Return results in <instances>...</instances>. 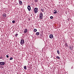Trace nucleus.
<instances>
[{"label": "nucleus", "instance_id": "6ab92c4d", "mask_svg": "<svg viewBox=\"0 0 74 74\" xmlns=\"http://www.w3.org/2000/svg\"><path fill=\"white\" fill-rule=\"evenodd\" d=\"M35 2H36V3H37V2H38V0H35Z\"/></svg>", "mask_w": 74, "mask_h": 74}, {"label": "nucleus", "instance_id": "9d476101", "mask_svg": "<svg viewBox=\"0 0 74 74\" xmlns=\"http://www.w3.org/2000/svg\"><path fill=\"white\" fill-rule=\"evenodd\" d=\"M36 34L37 36H38V35H39V34H40V33H39V32H36Z\"/></svg>", "mask_w": 74, "mask_h": 74}, {"label": "nucleus", "instance_id": "ddd939ff", "mask_svg": "<svg viewBox=\"0 0 74 74\" xmlns=\"http://www.w3.org/2000/svg\"><path fill=\"white\" fill-rule=\"evenodd\" d=\"M56 58H57V59H60V57L58 56H57L56 57Z\"/></svg>", "mask_w": 74, "mask_h": 74}, {"label": "nucleus", "instance_id": "dca6fc26", "mask_svg": "<svg viewBox=\"0 0 74 74\" xmlns=\"http://www.w3.org/2000/svg\"><path fill=\"white\" fill-rule=\"evenodd\" d=\"M18 34H16L15 35V37H17V36H18Z\"/></svg>", "mask_w": 74, "mask_h": 74}, {"label": "nucleus", "instance_id": "a878e982", "mask_svg": "<svg viewBox=\"0 0 74 74\" xmlns=\"http://www.w3.org/2000/svg\"><path fill=\"white\" fill-rule=\"evenodd\" d=\"M54 11H55V12H57V10L56 11V10H55Z\"/></svg>", "mask_w": 74, "mask_h": 74}, {"label": "nucleus", "instance_id": "393cba45", "mask_svg": "<svg viewBox=\"0 0 74 74\" xmlns=\"http://www.w3.org/2000/svg\"><path fill=\"white\" fill-rule=\"evenodd\" d=\"M56 12H53V14H56Z\"/></svg>", "mask_w": 74, "mask_h": 74}, {"label": "nucleus", "instance_id": "a211bd4d", "mask_svg": "<svg viewBox=\"0 0 74 74\" xmlns=\"http://www.w3.org/2000/svg\"><path fill=\"white\" fill-rule=\"evenodd\" d=\"M65 45L66 47H67V43H65Z\"/></svg>", "mask_w": 74, "mask_h": 74}, {"label": "nucleus", "instance_id": "cd10ccee", "mask_svg": "<svg viewBox=\"0 0 74 74\" xmlns=\"http://www.w3.org/2000/svg\"><path fill=\"white\" fill-rule=\"evenodd\" d=\"M56 13H58V12H56Z\"/></svg>", "mask_w": 74, "mask_h": 74}, {"label": "nucleus", "instance_id": "aec40b11", "mask_svg": "<svg viewBox=\"0 0 74 74\" xmlns=\"http://www.w3.org/2000/svg\"><path fill=\"white\" fill-rule=\"evenodd\" d=\"M50 18V19H53V17L52 16H51Z\"/></svg>", "mask_w": 74, "mask_h": 74}, {"label": "nucleus", "instance_id": "6e6552de", "mask_svg": "<svg viewBox=\"0 0 74 74\" xmlns=\"http://www.w3.org/2000/svg\"><path fill=\"white\" fill-rule=\"evenodd\" d=\"M69 48L71 50H72L73 49V46H71V47L69 46Z\"/></svg>", "mask_w": 74, "mask_h": 74}, {"label": "nucleus", "instance_id": "5701e85b", "mask_svg": "<svg viewBox=\"0 0 74 74\" xmlns=\"http://www.w3.org/2000/svg\"><path fill=\"white\" fill-rule=\"evenodd\" d=\"M12 23H15V21H12Z\"/></svg>", "mask_w": 74, "mask_h": 74}, {"label": "nucleus", "instance_id": "f03ea898", "mask_svg": "<svg viewBox=\"0 0 74 74\" xmlns=\"http://www.w3.org/2000/svg\"><path fill=\"white\" fill-rule=\"evenodd\" d=\"M40 18V19H42V18L43 17V14L42 12H41L40 14L39 15Z\"/></svg>", "mask_w": 74, "mask_h": 74}, {"label": "nucleus", "instance_id": "bb28decb", "mask_svg": "<svg viewBox=\"0 0 74 74\" xmlns=\"http://www.w3.org/2000/svg\"><path fill=\"white\" fill-rule=\"evenodd\" d=\"M73 67H72L71 68V69H73Z\"/></svg>", "mask_w": 74, "mask_h": 74}, {"label": "nucleus", "instance_id": "0eeeda50", "mask_svg": "<svg viewBox=\"0 0 74 74\" xmlns=\"http://www.w3.org/2000/svg\"><path fill=\"white\" fill-rule=\"evenodd\" d=\"M27 30L26 29H25L24 30V33H27Z\"/></svg>", "mask_w": 74, "mask_h": 74}, {"label": "nucleus", "instance_id": "b1692460", "mask_svg": "<svg viewBox=\"0 0 74 74\" xmlns=\"http://www.w3.org/2000/svg\"><path fill=\"white\" fill-rule=\"evenodd\" d=\"M8 57H9L8 56V55H6V57L7 58H8Z\"/></svg>", "mask_w": 74, "mask_h": 74}, {"label": "nucleus", "instance_id": "20e7f679", "mask_svg": "<svg viewBox=\"0 0 74 74\" xmlns=\"http://www.w3.org/2000/svg\"><path fill=\"white\" fill-rule=\"evenodd\" d=\"M27 8L29 11H30V10H31V7H30V5H28L27 6Z\"/></svg>", "mask_w": 74, "mask_h": 74}, {"label": "nucleus", "instance_id": "4468645a", "mask_svg": "<svg viewBox=\"0 0 74 74\" xmlns=\"http://www.w3.org/2000/svg\"><path fill=\"white\" fill-rule=\"evenodd\" d=\"M36 31H37V29H34V32H36Z\"/></svg>", "mask_w": 74, "mask_h": 74}, {"label": "nucleus", "instance_id": "2eb2a0df", "mask_svg": "<svg viewBox=\"0 0 74 74\" xmlns=\"http://www.w3.org/2000/svg\"><path fill=\"white\" fill-rule=\"evenodd\" d=\"M42 12H44V9H41Z\"/></svg>", "mask_w": 74, "mask_h": 74}, {"label": "nucleus", "instance_id": "39448f33", "mask_svg": "<svg viewBox=\"0 0 74 74\" xmlns=\"http://www.w3.org/2000/svg\"><path fill=\"white\" fill-rule=\"evenodd\" d=\"M49 37L50 38H53V36L52 34H50L49 36Z\"/></svg>", "mask_w": 74, "mask_h": 74}, {"label": "nucleus", "instance_id": "f3484780", "mask_svg": "<svg viewBox=\"0 0 74 74\" xmlns=\"http://www.w3.org/2000/svg\"><path fill=\"white\" fill-rule=\"evenodd\" d=\"M57 53L58 54H59V50L57 51Z\"/></svg>", "mask_w": 74, "mask_h": 74}, {"label": "nucleus", "instance_id": "f257e3e1", "mask_svg": "<svg viewBox=\"0 0 74 74\" xmlns=\"http://www.w3.org/2000/svg\"><path fill=\"white\" fill-rule=\"evenodd\" d=\"M38 8H36L34 9V12L35 14L37 13V12H38Z\"/></svg>", "mask_w": 74, "mask_h": 74}, {"label": "nucleus", "instance_id": "c85d7f7f", "mask_svg": "<svg viewBox=\"0 0 74 74\" xmlns=\"http://www.w3.org/2000/svg\"><path fill=\"white\" fill-rule=\"evenodd\" d=\"M1 51H0V52Z\"/></svg>", "mask_w": 74, "mask_h": 74}, {"label": "nucleus", "instance_id": "f8f14e48", "mask_svg": "<svg viewBox=\"0 0 74 74\" xmlns=\"http://www.w3.org/2000/svg\"><path fill=\"white\" fill-rule=\"evenodd\" d=\"M3 16L4 17H5L6 16V14H3Z\"/></svg>", "mask_w": 74, "mask_h": 74}, {"label": "nucleus", "instance_id": "9b49d317", "mask_svg": "<svg viewBox=\"0 0 74 74\" xmlns=\"http://www.w3.org/2000/svg\"><path fill=\"white\" fill-rule=\"evenodd\" d=\"M19 3L20 4H22V1H19Z\"/></svg>", "mask_w": 74, "mask_h": 74}, {"label": "nucleus", "instance_id": "4be33fe9", "mask_svg": "<svg viewBox=\"0 0 74 74\" xmlns=\"http://www.w3.org/2000/svg\"><path fill=\"white\" fill-rule=\"evenodd\" d=\"M12 59H13V58H10V60H12Z\"/></svg>", "mask_w": 74, "mask_h": 74}, {"label": "nucleus", "instance_id": "412c9836", "mask_svg": "<svg viewBox=\"0 0 74 74\" xmlns=\"http://www.w3.org/2000/svg\"><path fill=\"white\" fill-rule=\"evenodd\" d=\"M3 59V57L2 56L0 57V59Z\"/></svg>", "mask_w": 74, "mask_h": 74}, {"label": "nucleus", "instance_id": "7ed1b4c3", "mask_svg": "<svg viewBox=\"0 0 74 74\" xmlns=\"http://www.w3.org/2000/svg\"><path fill=\"white\" fill-rule=\"evenodd\" d=\"M24 43H25V40H21L20 42L21 45H22V44H24Z\"/></svg>", "mask_w": 74, "mask_h": 74}, {"label": "nucleus", "instance_id": "1a4fd4ad", "mask_svg": "<svg viewBox=\"0 0 74 74\" xmlns=\"http://www.w3.org/2000/svg\"><path fill=\"white\" fill-rule=\"evenodd\" d=\"M24 69L25 70H26L27 69V68H26V66H24Z\"/></svg>", "mask_w": 74, "mask_h": 74}, {"label": "nucleus", "instance_id": "423d86ee", "mask_svg": "<svg viewBox=\"0 0 74 74\" xmlns=\"http://www.w3.org/2000/svg\"><path fill=\"white\" fill-rule=\"evenodd\" d=\"M0 64L1 65H4L5 64V62H0Z\"/></svg>", "mask_w": 74, "mask_h": 74}]
</instances>
